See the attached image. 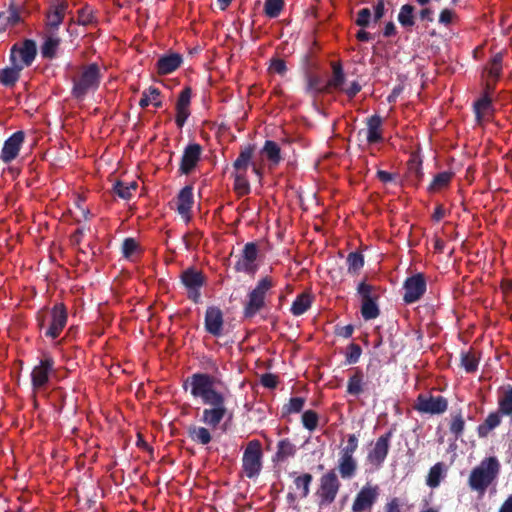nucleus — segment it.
Masks as SVG:
<instances>
[{"label":"nucleus","instance_id":"aec40b11","mask_svg":"<svg viewBox=\"0 0 512 512\" xmlns=\"http://www.w3.org/2000/svg\"><path fill=\"white\" fill-rule=\"evenodd\" d=\"M210 408L203 410L201 421L208 427L214 429L222 421L226 414L225 400L219 404H211Z\"/></svg>","mask_w":512,"mask_h":512},{"label":"nucleus","instance_id":"2f4dec72","mask_svg":"<svg viewBox=\"0 0 512 512\" xmlns=\"http://www.w3.org/2000/svg\"><path fill=\"white\" fill-rule=\"evenodd\" d=\"M161 91L154 87L150 86L148 89L142 92L141 99L139 101V106L144 109L152 104L156 108L162 107V101L160 99Z\"/></svg>","mask_w":512,"mask_h":512},{"label":"nucleus","instance_id":"338daca9","mask_svg":"<svg viewBox=\"0 0 512 512\" xmlns=\"http://www.w3.org/2000/svg\"><path fill=\"white\" fill-rule=\"evenodd\" d=\"M304 405V400L302 398H292L289 402L288 411L289 412H299Z\"/></svg>","mask_w":512,"mask_h":512},{"label":"nucleus","instance_id":"7c9ffc66","mask_svg":"<svg viewBox=\"0 0 512 512\" xmlns=\"http://www.w3.org/2000/svg\"><path fill=\"white\" fill-rule=\"evenodd\" d=\"M474 112L476 116V120L478 123H481L482 120L489 114L493 113V105H492V99L489 96L488 92H485V94L479 98L474 103Z\"/></svg>","mask_w":512,"mask_h":512},{"label":"nucleus","instance_id":"6e6552de","mask_svg":"<svg viewBox=\"0 0 512 512\" xmlns=\"http://www.w3.org/2000/svg\"><path fill=\"white\" fill-rule=\"evenodd\" d=\"M53 365V359L45 357L32 369L31 384L34 391H40L46 387Z\"/></svg>","mask_w":512,"mask_h":512},{"label":"nucleus","instance_id":"680f3d73","mask_svg":"<svg viewBox=\"0 0 512 512\" xmlns=\"http://www.w3.org/2000/svg\"><path fill=\"white\" fill-rule=\"evenodd\" d=\"M464 429V420L461 415H455L452 419L450 430L456 436L460 435Z\"/></svg>","mask_w":512,"mask_h":512},{"label":"nucleus","instance_id":"5701e85b","mask_svg":"<svg viewBox=\"0 0 512 512\" xmlns=\"http://www.w3.org/2000/svg\"><path fill=\"white\" fill-rule=\"evenodd\" d=\"M21 11L22 7L11 0L7 11L0 13V32H4L8 27H13L22 22Z\"/></svg>","mask_w":512,"mask_h":512},{"label":"nucleus","instance_id":"ddd939ff","mask_svg":"<svg viewBox=\"0 0 512 512\" xmlns=\"http://www.w3.org/2000/svg\"><path fill=\"white\" fill-rule=\"evenodd\" d=\"M192 89L190 87H185L181 90L178 95L175 110L176 117L175 122L178 128H182L187 119L189 118L190 112V103H191Z\"/></svg>","mask_w":512,"mask_h":512},{"label":"nucleus","instance_id":"473e14b6","mask_svg":"<svg viewBox=\"0 0 512 512\" xmlns=\"http://www.w3.org/2000/svg\"><path fill=\"white\" fill-rule=\"evenodd\" d=\"M454 175L455 173L452 171H443L436 174L427 188L428 191L430 193H436L447 188L450 185Z\"/></svg>","mask_w":512,"mask_h":512},{"label":"nucleus","instance_id":"603ef678","mask_svg":"<svg viewBox=\"0 0 512 512\" xmlns=\"http://www.w3.org/2000/svg\"><path fill=\"white\" fill-rule=\"evenodd\" d=\"M442 478V466L441 464L434 465L428 474L427 485L434 488L440 484Z\"/></svg>","mask_w":512,"mask_h":512},{"label":"nucleus","instance_id":"a19ab883","mask_svg":"<svg viewBox=\"0 0 512 512\" xmlns=\"http://www.w3.org/2000/svg\"><path fill=\"white\" fill-rule=\"evenodd\" d=\"M312 480L310 474H304L295 479V494L298 497L305 498L309 493V485Z\"/></svg>","mask_w":512,"mask_h":512},{"label":"nucleus","instance_id":"a18cd8bd","mask_svg":"<svg viewBox=\"0 0 512 512\" xmlns=\"http://www.w3.org/2000/svg\"><path fill=\"white\" fill-rule=\"evenodd\" d=\"M287 70V65L284 59L273 57L270 60V65L268 67L269 73L284 76L287 73Z\"/></svg>","mask_w":512,"mask_h":512},{"label":"nucleus","instance_id":"2eb2a0df","mask_svg":"<svg viewBox=\"0 0 512 512\" xmlns=\"http://www.w3.org/2000/svg\"><path fill=\"white\" fill-rule=\"evenodd\" d=\"M447 400L442 396L420 395L416 408L423 413L441 414L447 409Z\"/></svg>","mask_w":512,"mask_h":512},{"label":"nucleus","instance_id":"f03ea898","mask_svg":"<svg viewBox=\"0 0 512 512\" xmlns=\"http://www.w3.org/2000/svg\"><path fill=\"white\" fill-rule=\"evenodd\" d=\"M185 389L190 388L194 397L201 398L206 405L219 404L224 396L216 390L215 380L207 374H194L184 385Z\"/></svg>","mask_w":512,"mask_h":512},{"label":"nucleus","instance_id":"bb28decb","mask_svg":"<svg viewBox=\"0 0 512 512\" xmlns=\"http://www.w3.org/2000/svg\"><path fill=\"white\" fill-rule=\"evenodd\" d=\"M261 154L268 160L271 168L276 167L282 161L281 148L273 140H266L261 149Z\"/></svg>","mask_w":512,"mask_h":512},{"label":"nucleus","instance_id":"c9c22d12","mask_svg":"<svg viewBox=\"0 0 512 512\" xmlns=\"http://www.w3.org/2000/svg\"><path fill=\"white\" fill-rule=\"evenodd\" d=\"M137 188L138 184L136 181L125 182L118 180L113 184L112 190L118 197L124 200H129L133 193L136 192Z\"/></svg>","mask_w":512,"mask_h":512},{"label":"nucleus","instance_id":"7ed1b4c3","mask_svg":"<svg viewBox=\"0 0 512 512\" xmlns=\"http://www.w3.org/2000/svg\"><path fill=\"white\" fill-rule=\"evenodd\" d=\"M500 469L499 461L496 457L484 459L475 467L469 477V486L472 490L483 493L486 488L497 477Z\"/></svg>","mask_w":512,"mask_h":512},{"label":"nucleus","instance_id":"1a4fd4ad","mask_svg":"<svg viewBox=\"0 0 512 512\" xmlns=\"http://www.w3.org/2000/svg\"><path fill=\"white\" fill-rule=\"evenodd\" d=\"M202 154V146L198 143L188 144L183 151L179 173L181 175H189L199 163Z\"/></svg>","mask_w":512,"mask_h":512},{"label":"nucleus","instance_id":"de8ad7c7","mask_svg":"<svg viewBox=\"0 0 512 512\" xmlns=\"http://www.w3.org/2000/svg\"><path fill=\"white\" fill-rule=\"evenodd\" d=\"M139 251V244L134 238H126L122 243V253L127 259H131Z\"/></svg>","mask_w":512,"mask_h":512},{"label":"nucleus","instance_id":"6e6d98bb","mask_svg":"<svg viewBox=\"0 0 512 512\" xmlns=\"http://www.w3.org/2000/svg\"><path fill=\"white\" fill-rule=\"evenodd\" d=\"M461 364L467 372H473L477 369L478 359L471 353L462 354Z\"/></svg>","mask_w":512,"mask_h":512},{"label":"nucleus","instance_id":"ea45409f","mask_svg":"<svg viewBox=\"0 0 512 512\" xmlns=\"http://www.w3.org/2000/svg\"><path fill=\"white\" fill-rule=\"evenodd\" d=\"M60 38L53 35L47 37L41 46V55L44 59H53L56 57L57 49L60 45Z\"/></svg>","mask_w":512,"mask_h":512},{"label":"nucleus","instance_id":"412c9836","mask_svg":"<svg viewBox=\"0 0 512 512\" xmlns=\"http://www.w3.org/2000/svg\"><path fill=\"white\" fill-rule=\"evenodd\" d=\"M183 62V57L179 53H169L161 56L156 63V71L159 75H167L177 70Z\"/></svg>","mask_w":512,"mask_h":512},{"label":"nucleus","instance_id":"c85d7f7f","mask_svg":"<svg viewBox=\"0 0 512 512\" xmlns=\"http://www.w3.org/2000/svg\"><path fill=\"white\" fill-rule=\"evenodd\" d=\"M305 79H306V86H305L306 94L315 97L320 93L328 92L327 84L326 83L324 84L321 76L307 72Z\"/></svg>","mask_w":512,"mask_h":512},{"label":"nucleus","instance_id":"f704fd0d","mask_svg":"<svg viewBox=\"0 0 512 512\" xmlns=\"http://www.w3.org/2000/svg\"><path fill=\"white\" fill-rule=\"evenodd\" d=\"M332 77L327 81L328 92L331 89L342 90L345 82V74L340 62H332Z\"/></svg>","mask_w":512,"mask_h":512},{"label":"nucleus","instance_id":"c03bdc74","mask_svg":"<svg viewBox=\"0 0 512 512\" xmlns=\"http://www.w3.org/2000/svg\"><path fill=\"white\" fill-rule=\"evenodd\" d=\"M95 22V16L91 7L85 5L80 10H78V17L76 21L77 24L87 26Z\"/></svg>","mask_w":512,"mask_h":512},{"label":"nucleus","instance_id":"4c0bfd02","mask_svg":"<svg viewBox=\"0 0 512 512\" xmlns=\"http://www.w3.org/2000/svg\"><path fill=\"white\" fill-rule=\"evenodd\" d=\"M188 435L192 441L201 445L208 444L212 439L208 428L197 425H191L188 427Z\"/></svg>","mask_w":512,"mask_h":512},{"label":"nucleus","instance_id":"13d9d810","mask_svg":"<svg viewBox=\"0 0 512 512\" xmlns=\"http://www.w3.org/2000/svg\"><path fill=\"white\" fill-rule=\"evenodd\" d=\"M302 422L308 430H313L317 426V415L313 411H306L302 415Z\"/></svg>","mask_w":512,"mask_h":512},{"label":"nucleus","instance_id":"69168bd1","mask_svg":"<svg viewBox=\"0 0 512 512\" xmlns=\"http://www.w3.org/2000/svg\"><path fill=\"white\" fill-rule=\"evenodd\" d=\"M454 13L452 10L443 9L439 15V23L449 25L452 22Z\"/></svg>","mask_w":512,"mask_h":512},{"label":"nucleus","instance_id":"e2e57ef3","mask_svg":"<svg viewBox=\"0 0 512 512\" xmlns=\"http://www.w3.org/2000/svg\"><path fill=\"white\" fill-rule=\"evenodd\" d=\"M385 14V0H377L374 5L373 21L377 23Z\"/></svg>","mask_w":512,"mask_h":512},{"label":"nucleus","instance_id":"72a5a7b5","mask_svg":"<svg viewBox=\"0 0 512 512\" xmlns=\"http://www.w3.org/2000/svg\"><path fill=\"white\" fill-rule=\"evenodd\" d=\"M257 257V248L254 243H247L243 250V260L236 264V269L249 272L252 270V264Z\"/></svg>","mask_w":512,"mask_h":512},{"label":"nucleus","instance_id":"423d86ee","mask_svg":"<svg viewBox=\"0 0 512 512\" xmlns=\"http://www.w3.org/2000/svg\"><path fill=\"white\" fill-rule=\"evenodd\" d=\"M358 294L362 300L361 313L364 319H375L379 315L378 306L375 303L377 298L373 286L362 282L358 285Z\"/></svg>","mask_w":512,"mask_h":512},{"label":"nucleus","instance_id":"4468645a","mask_svg":"<svg viewBox=\"0 0 512 512\" xmlns=\"http://www.w3.org/2000/svg\"><path fill=\"white\" fill-rule=\"evenodd\" d=\"M181 280L187 289L189 298L194 302H198L200 298L199 289L204 283L202 273L197 270L189 269L182 273Z\"/></svg>","mask_w":512,"mask_h":512},{"label":"nucleus","instance_id":"dca6fc26","mask_svg":"<svg viewBox=\"0 0 512 512\" xmlns=\"http://www.w3.org/2000/svg\"><path fill=\"white\" fill-rule=\"evenodd\" d=\"M404 289V301L406 303H413L417 301L426 290V283L423 276L418 274L408 278L405 281Z\"/></svg>","mask_w":512,"mask_h":512},{"label":"nucleus","instance_id":"9b49d317","mask_svg":"<svg viewBox=\"0 0 512 512\" xmlns=\"http://www.w3.org/2000/svg\"><path fill=\"white\" fill-rule=\"evenodd\" d=\"M25 140V132L22 130L14 132L5 140L0 159L3 163L8 164L17 158L22 144Z\"/></svg>","mask_w":512,"mask_h":512},{"label":"nucleus","instance_id":"b1692460","mask_svg":"<svg viewBox=\"0 0 512 512\" xmlns=\"http://www.w3.org/2000/svg\"><path fill=\"white\" fill-rule=\"evenodd\" d=\"M424 173L422 169V161L418 157H412L407 162V172L405 174V183L410 186L417 187L422 179Z\"/></svg>","mask_w":512,"mask_h":512},{"label":"nucleus","instance_id":"09e8293b","mask_svg":"<svg viewBox=\"0 0 512 512\" xmlns=\"http://www.w3.org/2000/svg\"><path fill=\"white\" fill-rule=\"evenodd\" d=\"M348 271L350 273H357L364 265V259L361 254L350 253L347 257Z\"/></svg>","mask_w":512,"mask_h":512},{"label":"nucleus","instance_id":"e433bc0d","mask_svg":"<svg viewBox=\"0 0 512 512\" xmlns=\"http://www.w3.org/2000/svg\"><path fill=\"white\" fill-rule=\"evenodd\" d=\"M357 470V462L354 457L339 456L338 471L343 479H351Z\"/></svg>","mask_w":512,"mask_h":512},{"label":"nucleus","instance_id":"3c124183","mask_svg":"<svg viewBox=\"0 0 512 512\" xmlns=\"http://www.w3.org/2000/svg\"><path fill=\"white\" fill-rule=\"evenodd\" d=\"M499 410L503 415L512 414V388L505 391L499 400Z\"/></svg>","mask_w":512,"mask_h":512},{"label":"nucleus","instance_id":"f3484780","mask_svg":"<svg viewBox=\"0 0 512 512\" xmlns=\"http://www.w3.org/2000/svg\"><path fill=\"white\" fill-rule=\"evenodd\" d=\"M67 322V313L62 304L55 305L51 311V321L45 334L56 338L63 330Z\"/></svg>","mask_w":512,"mask_h":512},{"label":"nucleus","instance_id":"393cba45","mask_svg":"<svg viewBox=\"0 0 512 512\" xmlns=\"http://www.w3.org/2000/svg\"><path fill=\"white\" fill-rule=\"evenodd\" d=\"M340 483L334 471L325 474L321 479V492L325 500L332 502L337 495Z\"/></svg>","mask_w":512,"mask_h":512},{"label":"nucleus","instance_id":"5fc2aeb1","mask_svg":"<svg viewBox=\"0 0 512 512\" xmlns=\"http://www.w3.org/2000/svg\"><path fill=\"white\" fill-rule=\"evenodd\" d=\"M295 452V446L289 441L283 440L279 442L277 457L280 460H284L292 456Z\"/></svg>","mask_w":512,"mask_h":512},{"label":"nucleus","instance_id":"79ce46f5","mask_svg":"<svg viewBox=\"0 0 512 512\" xmlns=\"http://www.w3.org/2000/svg\"><path fill=\"white\" fill-rule=\"evenodd\" d=\"M284 7V0H265L264 13L269 18H277Z\"/></svg>","mask_w":512,"mask_h":512},{"label":"nucleus","instance_id":"58836bf2","mask_svg":"<svg viewBox=\"0 0 512 512\" xmlns=\"http://www.w3.org/2000/svg\"><path fill=\"white\" fill-rule=\"evenodd\" d=\"M415 8L411 4H404L399 11L398 14V22L400 25L411 31L412 27L415 25V16H414Z\"/></svg>","mask_w":512,"mask_h":512},{"label":"nucleus","instance_id":"bf43d9fd","mask_svg":"<svg viewBox=\"0 0 512 512\" xmlns=\"http://www.w3.org/2000/svg\"><path fill=\"white\" fill-rule=\"evenodd\" d=\"M83 203H78L77 204V211H74L73 214H74V218H75V221L80 224L81 222L83 221H88L90 220V218L88 217L90 215V211L83 207L82 206Z\"/></svg>","mask_w":512,"mask_h":512},{"label":"nucleus","instance_id":"774afa93","mask_svg":"<svg viewBox=\"0 0 512 512\" xmlns=\"http://www.w3.org/2000/svg\"><path fill=\"white\" fill-rule=\"evenodd\" d=\"M400 508V501L394 498L385 505L384 512H400Z\"/></svg>","mask_w":512,"mask_h":512},{"label":"nucleus","instance_id":"6ab92c4d","mask_svg":"<svg viewBox=\"0 0 512 512\" xmlns=\"http://www.w3.org/2000/svg\"><path fill=\"white\" fill-rule=\"evenodd\" d=\"M223 315L219 308L209 307L205 313V329L213 336L219 337L223 334Z\"/></svg>","mask_w":512,"mask_h":512},{"label":"nucleus","instance_id":"8fccbe9b","mask_svg":"<svg viewBox=\"0 0 512 512\" xmlns=\"http://www.w3.org/2000/svg\"><path fill=\"white\" fill-rule=\"evenodd\" d=\"M234 188L240 194H248L250 191L249 182L246 178V173L234 174Z\"/></svg>","mask_w":512,"mask_h":512},{"label":"nucleus","instance_id":"0e129e2a","mask_svg":"<svg viewBox=\"0 0 512 512\" xmlns=\"http://www.w3.org/2000/svg\"><path fill=\"white\" fill-rule=\"evenodd\" d=\"M341 91L349 98H354L361 91V85L357 81H353L347 88H343Z\"/></svg>","mask_w":512,"mask_h":512},{"label":"nucleus","instance_id":"052dcab7","mask_svg":"<svg viewBox=\"0 0 512 512\" xmlns=\"http://www.w3.org/2000/svg\"><path fill=\"white\" fill-rule=\"evenodd\" d=\"M360 355H361V348L356 344L350 345L348 348L347 355H346L347 362L349 364L356 363L359 360Z\"/></svg>","mask_w":512,"mask_h":512},{"label":"nucleus","instance_id":"39448f33","mask_svg":"<svg viewBox=\"0 0 512 512\" xmlns=\"http://www.w3.org/2000/svg\"><path fill=\"white\" fill-rule=\"evenodd\" d=\"M261 457L262 451L260 443L257 441L249 442L242 459L243 470L248 478H254L259 475L262 467Z\"/></svg>","mask_w":512,"mask_h":512},{"label":"nucleus","instance_id":"4be33fe9","mask_svg":"<svg viewBox=\"0 0 512 512\" xmlns=\"http://www.w3.org/2000/svg\"><path fill=\"white\" fill-rule=\"evenodd\" d=\"M366 139L368 144H377L384 140L383 138V119L381 116L374 114L366 119Z\"/></svg>","mask_w":512,"mask_h":512},{"label":"nucleus","instance_id":"49530a36","mask_svg":"<svg viewBox=\"0 0 512 512\" xmlns=\"http://www.w3.org/2000/svg\"><path fill=\"white\" fill-rule=\"evenodd\" d=\"M362 391V375L357 373L350 377L347 384V392L351 395L358 396Z\"/></svg>","mask_w":512,"mask_h":512},{"label":"nucleus","instance_id":"c756f323","mask_svg":"<svg viewBox=\"0 0 512 512\" xmlns=\"http://www.w3.org/2000/svg\"><path fill=\"white\" fill-rule=\"evenodd\" d=\"M254 153V146L248 145L241 149L238 157L233 163V168L236 173H246L248 167L252 164V156Z\"/></svg>","mask_w":512,"mask_h":512},{"label":"nucleus","instance_id":"a211bd4d","mask_svg":"<svg viewBox=\"0 0 512 512\" xmlns=\"http://www.w3.org/2000/svg\"><path fill=\"white\" fill-rule=\"evenodd\" d=\"M390 437L391 433H387L377 439L367 457L372 465L379 467L385 460L389 450Z\"/></svg>","mask_w":512,"mask_h":512},{"label":"nucleus","instance_id":"0eeeda50","mask_svg":"<svg viewBox=\"0 0 512 512\" xmlns=\"http://www.w3.org/2000/svg\"><path fill=\"white\" fill-rule=\"evenodd\" d=\"M272 286L271 280L268 278L262 279L255 289L249 294V299L245 307V316H254L264 304L265 293Z\"/></svg>","mask_w":512,"mask_h":512},{"label":"nucleus","instance_id":"37998d69","mask_svg":"<svg viewBox=\"0 0 512 512\" xmlns=\"http://www.w3.org/2000/svg\"><path fill=\"white\" fill-rule=\"evenodd\" d=\"M311 301L308 295L302 294L296 298L292 304L291 311L294 315L299 316L305 313L310 307Z\"/></svg>","mask_w":512,"mask_h":512},{"label":"nucleus","instance_id":"20e7f679","mask_svg":"<svg viewBox=\"0 0 512 512\" xmlns=\"http://www.w3.org/2000/svg\"><path fill=\"white\" fill-rule=\"evenodd\" d=\"M37 55V45L32 39L15 43L10 49L11 64L20 65L22 69L29 67Z\"/></svg>","mask_w":512,"mask_h":512},{"label":"nucleus","instance_id":"cd10ccee","mask_svg":"<svg viewBox=\"0 0 512 512\" xmlns=\"http://www.w3.org/2000/svg\"><path fill=\"white\" fill-rule=\"evenodd\" d=\"M22 70L21 66L16 64H11V66L0 69L1 85L7 88H13L20 79Z\"/></svg>","mask_w":512,"mask_h":512},{"label":"nucleus","instance_id":"f257e3e1","mask_svg":"<svg viewBox=\"0 0 512 512\" xmlns=\"http://www.w3.org/2000/svg\"><path fill=\"white\" fill-rule=\"evenodd\" d=\"M102 74L97 63L84 65L77 76L72 77L71 95L82 101L90 92H95L101 83Z\"/></svg>","mask_w":512,"mask_h":512},{"label":"nucleus","instance_id":"f8f14e48","mask_svg":"<svg viewBox=\"0 0 512 512\" xmlns=\"http://www.w3.org/2000/svg\"><path fill=\"white\" fill-rule=\"evenodd\" d=\"M379 496V488L378 486H373L370 484H366L361 488L358 494L355 497V500L352 505V510L354 512H363L367 509H370L373 504L376 502Z\"/></svg>","mask_w":512,"mask_h":512},{"label":"nucleus","instance_id":"a878e982","mask_svg":"<svg viewBox=\"0 0 512 512\" xmlns=\"http://www.w3.org/2000/svg\"><path fill=\"white\" fill-rule=\"evenodd\" d=\"M193 202V188L191 186L183 187L177 197V210L185 221H189V212Z\"/></svg>","mask_w":512,"mask_h":512},{"label":"nucleus","instance_id":"9d476101","mask_svg":"<svg viewBox=\"0 0 512 512\" xmlns=\"http://www.w3.org/2000/svg\"><path fill=\"white\" fill-rule=\"evenodd\" d=\"M68 10L67 0H52L46 13V26L51 34L59 29Z\"/></svg>","mask_w":512,"mask_h":512},{"label":"nucleus","instance_id":"4d7b16f0","mask_svg":"<svg viewBox=\"0 0 512 512\" xmlns=\"http://www.w3.org/2000/svg\"><path fill=\"white\" fill-rule=\"evenodd\" d=\"M371 16H372V14H371L370 9L363 8V9L359 10V12L357 13V18L355 20V24L357 26L366 28L370 24Z\"/></svg>","mask_w":512,"mask_h":512},{"label":"nucleus","instance_id":"864d4df0","mask_svg":"<svg viewBox=\"0 0 512 512\" xmlns=\"http://www.w3.org/2000/svg\"><path fill=\"white\" fill-rule=\"evenodd\" d=\"M358 447V439L354 434L348 436L347 444L341 448L339 456L353 457Z\"/></svg>","mask_w":512,"mask_h":512}]
</instances>
